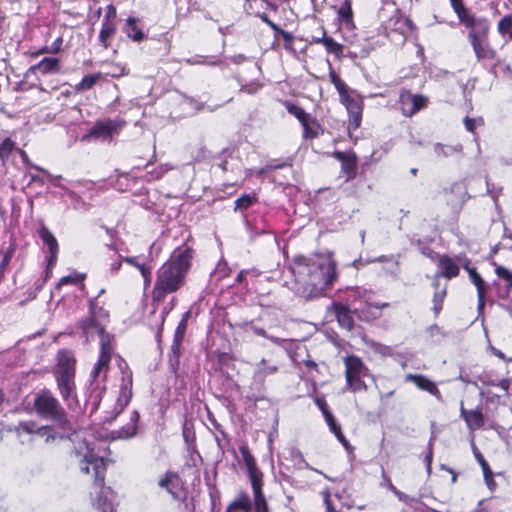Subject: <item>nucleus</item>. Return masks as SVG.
<instances>
[{
    "label": "nucleus",
    "instance_id": "21",
    "mask_svg": "<svg viewBox=\"0 0 512 512\" xmlns=\"http://www.w3.org/2000/svg\"><path fill=\"white\" fill-rule=\"evenodd\" d=\"M478 61L493 60L496 57L495 50L491 47L488 37L470 42Z\"/></svg>",
    "mask_w": 512,
    "mask_h": 512
},
{
    "label": "nucleus",
    "instance_id": "36",
    "mask_svg": "<svg viewBox=\"0 0 512 512\" xmlns=\"http://www.w3.org/2000/svg\"><path fill=\"white\" fill-rule=\"evenodd\" d=\"M16 148V143L11 138L7 137L0 143V160L4 165L8 160L9 156Z\"/></svg>",
    "mask_w": 512,
    "mask_h": 512
},
{
    "label": "nucleus",
    "instance_id": "3",
    "mask_svg": "<svg viewBox=\"0 0 512 512\" xmlns=\"http://www.w3.org/2000/svg\"><path fill=\"white\" fill-rule=\"evenodd\" d=\"M74 450L71 454L74 462L79 466L82 473L89 472V464L93 466L96 473L97 497L93 498L92 506L95 512H115L113 505L108 501L105 488V471L106 463L103 457H99L94 453V449L85 440H80L76 435Z\"/></svg>",
    "mask_w": 512,
    "mask_h": 512
},
{
    "label": "nucleus",
    "instance_id": "29",
    "mask_svg": "<svg viewBox=\"0 0 512 512\" xmlns=\"http://www.w3.org/2000/svg\"><path fill=\"white\" fill-rule=\"evenodd\" d=\"M278 372V366L275 364H269L266 359H261L257 364V368L254 372V378L264 381L265 377L274 375Z\"/></svg>",
    "mask_w": 512,
    "mask_h": 512
},
{
    "label": "nucleus",
    "instance_id": "26",
    "mask_svg": "<svg viewBox=\"0 0 512 512\" xmlns=\"http://www.w3.org/2000/svg\"><path fill=\"white\" fill-rule=\"evenodd\" d=\"M285 106H286L287 111L291 115L295 116L300 121V123L304 127V137L308 138L310 135V128H309L310 116H309V114H307L301 107H299L295 104L287 102L285 104Z\"/></svg>",
    "mask_w": 512,
    "mask_h": 512
},
{
    "label": "nucleus",
    "instance_id": "4",
    "mask_svg": "<svg viewBox=\"0 0 512 512\" xmlns=\"http://www.w3.org/2000/svg\"><path fill=\"white\" fill-rule=\"evenodd\" d=\"M34 407L39 416L50 419L62 429H72L64 409L49 391H42L34 399Z\"/></svg>",
    "mask_w": 512,
    "mask_h": 512
},
{
    "label": "nucleus",
    "instance_id": "32",
    "mask_svg": "<svg viewBox=\"0 0 512 512\" xmlns=\"http://www.w3.org/2000/svg\"><path fill=\"white\" fill-rule=\"evenodd\" d=\"M115 31H116V28L112 22H110L108 20H103L102 28L99 33V41L101 42V44L103 45L104 48H108L109 39H111L113 37V35L115 34Z\"/></svg>",
    "mask_w": 512,
    "mask_h": 512
},
{
    "label": "nucleus",
    "instance_id": "53",
    "mask_svg": "<svg viewBox=\"0 0 512 512\" xmlns=\"http://www.w3.org/2000/svg\"><path fill=\"white\" fill-rule=\"evenodd\" d=\"M336 438L338 439V441L344 446V448L347 450V451H352L353 448L352 446L350 445V443L348 442V440L346 439V437L344 436V434L342 433V430H338L337 432L333 433Z\"/></svg>",
    "mask_w": 512,
    "mask_h": 512
},
{
    "label": "nucleus",
    "instance_id": "2",
    "mask_svg": "<svg viewBox=\"0 0 512 512\" xmlns=\"http://www.w3.org/2000/svg\"><path fill=\"white\" fill-rule=\"evenodd\" d=\"M192 257L193 251L190 248H178L158 268L152 290V300L154 302H161L167 295L176 293L184 287Z\"/></svg>",
    "mask_w": 512,
    "mask_h": 512
},
{
    "label": "nucleus",
    "instance_id": "18",
    "mask_svg": "<svg viewBox=\"0 0 512 512\" xmlns=\"http://www.w3.org/2000/svg\"><path fill=\"white\" fill-rule=\"evenodd\" d=\"M460 415L464 419L470 431L481 429L485 424L482 411L479 408L467 410L465 409L463 402L460 407Z\"/></svg>",
    "mask_w": 512,
    "mask_h": 512
},
{
    "label": "nucleus",
    "instance_id": "37",
    "mask_svg": "<svg viewBox=\"0 0 512 512\" xmlns=\"http://www.w3.org/2000/svg\"><path fill=\"white\" fill-rule=\"evenodd\" d=\"M451 7L461 22L472 13L465 7L463 0H449Z\"/></svg>",
    "mask_w": 512,
    "mask_h": 512
},
{
    "label": "nucleus",
    "instance_id": "23",
    "mask_svg": "<svg viewBox=\"0 0 512 512\" xmlns=\"http://www.w3.org/2000/svg\"><path fill=\"white\" fill-rule=\"evenodd\" d=\"M56 375H75V359L71 352L60 351Z\"/></svg>",
    "mask_w": 512,
    "mask_h": 512
},
{
    "label": "nucleus",
    "instance_id": "6",
    "mask_svg": "<svg viewBox=\"0 0 512 512\" xmlns=\"http://www.w3.org/2000/svg\"><path fill=\"white\" fill-rule=\"evenodd\" d=\"M13 431L22 444L30 443L36 439H42L45 443H50L56 438V434L53 433L51 427H38L33 421L19 422L18 425L13 428Z\"/></svg>",
    "mask_w": 512,
    "mask_h": 512
},
{
    "label": "nucleus",
    "instance_id": "52",
    "mask_svg": "<svg viewBox=\"0 0 512 512\" xmlns=\"http://www.w3.org/2000/svg\"><path fill=\"white\" fill-rule=\"evenodd\" d=\"M19 154H20V157H21L22 161H23L25 164H27L28 166L32 167V168H33V169H35V170L41 171V172H43V173H45V174H48V172H47L45 169H43V168H41V167H39V166H37V165H34V164L30 163L29 158H28V155L26 154V152H25L24 150H21V149H20V150H19Z\"/></svg>",
    "mask_w": 512,
    "mask_h": 512
},
{
    "label": "nucleus",
    "instance_id": "34",
    "mask_svg": "<svg viewBox=\"0 0 512 512\" xmlns=\"http://www.w3.org/2000/svg\"><path fill=\"white\" fill-rule=\"evenodd\" d=\"M434 153L437 158H447L449 156H452L453 154L459 153L462 151L461 145L456 146H447L442 145L440 143H436L433 146Z\"/></svg>",
    "mask_w": 512,
    "mask_h": 512
},
{
    "label": "nucleus",
    "instance_id": "11",
    "mask_svg": "<svg viewBox=\"0 0 512 512\" xmlns=\"http://www.w3.org/2000/svg\"><path fill=\"white\" fill-rule=\"evenodd\" d=\"M460 23L469 29V42L477 41L488 37L490 25L486 18L476 17L472 13L468 17L464 18Z\"/></svg>",
    "mask_w": 512,
    "mask_h": 512
},
{
    "label": "nucleus",
    "instance_id": "9",
    "mask_svg": "<svg viewBox=\"0 0 512 512\" xmlns=\"http://www.w3.org/2000/svg\"><path fill=\"white\" fill-rule=\"evenodd\" d=\"M98 335L100 337V355L91 373L94 379H96L103 370L107 369L113 352V336L106 333L105 330H102Z\"/></svg>",
    "mask_w": 512,
    "mask_h": 512
},
{
    "label": "nucleus",
    "instance_id": "41",
    "mask_svg": "<svg viewBox=\"0 0 512 512\" xmlns=\"http://www.w3.org/2000/svg\"><path fill=\"white\" fill-rule=\"evenodd\" d=\"M498 32L504 35L507 32H511L510 37L512 38V17L504 16L498 23Z\"/></svg>",
    "mask_w": 512,
    "mask_h": 512
},
{
    "label": "nucleus",
    "instance_id": "60",
    "mask_svg": "<svg viewBox=\"0 0 512 512\" xmlns=\"http://www.w3.org/2000/svg\"><path fill=\"white\" fill-rule=\"evenodd\" d=\"M181 343V340L173 339V343L171 345V352L176 358L179 357Z\"/></svg>",
    "mask_w": 512,
    "mask_h": 512
},
{
    "label": "nucleus",
    "instance_id": "51",
    "mask_svg": "<svg viewBox=\"0 0 512 512\" xmlns=\"http://www.w3.org/2000/svg\"><path fill=\"white\" fill-rule=\"evenodd\" d=\"M61 46H62V38L61 37H58L51 45V47L49 48H43L41 50V53H44V52H49V53H57L58 51H60L61 49Z\"/></svg>",
    "mask_w": 512,
    "mask_h": 512
},
{
    "label": "nucleus",
    "instance_id": "61",
    "mask_svg": "<svg viewBox=\"0 0 512 512\" xmlns=\"http://www.w3.org/2000/svg\"><path fill=\"white\" fill-rule=\"evenodd\" d=\"M383 476H384V484L383 485H385V487L395 495V493H397L398 489L394 486V484L392 483V481L389 477L385 476L384 474H383Z\"/></svg>",
    "mask_w": 512,
    "mask_h": 512
},
{
    "label": "nucleus",
    "instance_id": "25",
    "mask_svg": "<svg viewBox=\"0 0 512 512\" xmlns=\"http://www.w3.org/2000/svg\"><path fill=\"white\" fill-rule=\"evenodd\" d=\"M339 22L348 30L355 28L353 11L350 0H344L337 11Z\"/></svg>",
    "mask_w": 512,
    "mask_h": 512
},
{
    "label": "nucleus",
    "instance_id": "63",
    "mask_svg": "<svg viewBox=\"0 0 512 512\" xmlns=\"http://www.w3.org/2000/svg\"><path fill=\"white\" fill-rule=\"evenodd\" d=\"M115 16H116V8L113 5H108L106 7V15H105L104 20L109 21L110 18H114Z\"/></svg>",
    "mask_w": 512,
    "mask_h": 512
},
{
    "label": "nucleus",
    "instance_id": "5",
    "mask_svg": "<svg viewBox=\"0 0 512 512\" xmlns=\"http://www.w3.org/2000/svg\"><path fill=\"white\" fill-rule=\"evenodd\" d=\"M346 388L353 392L366 390L367 385L363 381V377L368 375V369L361 359L356 356H347L344 359Z\"/></svg>",
    "mask_w": 512,
    "mask_h": 512
},
{
    "label": "nucleus",
    "instance_id": "45",
    "mask_svg": "<svg viewBox=\"0 0 512 512\" xmlns=\"http://www.w3.org/2000/svg\"><path fill=\"white\" fill-rule=\"evenodd\" d=\"M329 76L331 82L334 84L335 88L339 92V95L347 91V85L335 74V72L331 71Z\"/></svg>",
    "mask_w": 512,
    "mask_h": 512
},
{
    "label": "nucleus",
    "instance_id": "16",
    "mask_svg": "<svg viewBox=\"0 0 512 512\" xmlns=\"http://www.w3.org/2000/svg\"><path fill=\"white\" fill-rule=\"evenodd\" d=\"M39 237L43 243L48 247L50 256L47 260V271L46 274L49 276L51 269L55 266L59 251V245L55 236L51 231L44 225L38 230Z\"/></svg>",
    "mask_w": 512,
    "mask_h": 512
},
{
    "label": "nucleus",
    "instance_id": "62",
    "mask_svg": "<svg viewBox=\"0 0 512 512\" xmlns=\"http://www.w3.org/2000/svg\"><path fill=\"white\" fill-rule=\"evenodd\" d=\"M316 404L323 413V416L326 415V413H329L328 405L325 400L323 399H316Z\"/></svg>",
    "mask_w": 512,
    "mask_h": 512
},
{
    "label": "nucleus",
    "instance_id": "35",
    "mask_svg": "<svg viewBox=\"0 0 512 512\" xmlns=\"http://www.w3.org/2000/svg\"><path fill=\"white\" fill-rule=\"evenodd\" d=\"M472 447L474 450V455L476 459L478 460L479 464L481 465V468L483 470L484 478L487 482V485L490 486L491 483H493L492 480V471L487 463V461L484 459L483 455L477 450L474 442H472Z\"/></svg>",
    "mask_w": 512,
    "mask_h": 512
},
{
    "label": "nucleus",
    "instance_id": "33",
    "mask_svg": "<svg viewBox=\"0 0 512 512\" xmlns=\"http://www.w3.org/2000/svg\"><path fill=\"white\" fill-rule=\"evenodd\" d=\"M321 44L324 45L328 53H332L336 57L342 55L343 45L336 42L332 37H327L325 31H323L321 35Z\"/></svg>",
    "mask_w": 512,
    "mask_h": 512
},
{
    "label": "nucleus",
    "instance_id": "42",
    "mask_svg": "<svg viewBox=\"0 0 512 512\" xmlns=\"http://www.w3.org/2000/svg\"><path fill=\"white\" fill-rule=\"evenodd\" d=\"M342 170L345 172L348 178L352 177L356 171L355 157L351 156L342 163Z\"/></svg>",
    "mask_w": 512,
    "mask_h": 512
},
{
    "label": "nucleus",
    "instance_id": "13",
    "mask_svg": "<svg viewBox=\"0 0 512 512\" xmlns=\"http://www.w3.org/2000/svg\"><path fill=\"white\" fill-rule=\"evenodd\" d=\"M96 308L97 302L89 300V316L79 322V327L87 341L104 330L103 324L96 318Z\"/></svg>",
    "mask_w": 512,
    "mask_h": 512
},
{
    "label": "nucleus",
    "instance_id": "48",
    "mask_svg": "<svg viewBox=\"0 0 512 512\" xmlns=\"http://www.w3.org/2000/svg\"><path fill=\"white\" fill-rule=\"evenodd\" d=\"M257 16L264 22L266 23L271 29H273L274 31L276 32H281L284 36H287V34L282 31L274 22H272L269 17L267 16V14L265 13H259L257 14Z\"/></svg>",
    "mask_w": 512,
    "mask_h": 512
},
{
    "label": "nucleus",
    "instance_id": "10",
    "mask_svg": "<svg viewBox=\"0 0 512 512\" xmlns=\"http://www.w3.org/2000/svg\"><path fill=\"white\" fill-rule=\"evenodd\" d=\"M427 97L419 94H412L408 90H403L399 96L400 108L404 116L411 117L418 111L426 107Z\"/></svg>",
    "mask_w": 512,
    "mask_h": 512
},
{
    "label": "nucleus",
    "instance_id": "14",
    "mask_svg": "<svg viewBox=\"0 0 512 512\" xmlns=\"http://www.w3.org/2000/svg\"><path fill=\"white\" fill-rule=\"evenodd\" d=\"M132 397V374L127 373L122 376V383L120 385V391L116 403V412L107 416L104 422H112L119 413L128 405Z\"/></svg>",
    "mask_w": 512,
    "mask_h": 512
},
{
    "label": "nucleus",
    "instance_id": "44",
    "mask_svg": "<svg viewBox=\"0 0 512 512\" xmlns=\"http://www.w3.org/2000/svg\"><path fill=\"white\" fill-rule=\"evenodd\" d=\"M250 329L257 335L259 336H262V337H265L267 339H269L271 342L277 344V345H280L284 340L281 339V338H278V337H275V336H272V335H268L266 333V331L260 327H257V326H251Z\"/></svg>",
    "mask_w": 512,
    "mask_h": 512
},
{
    "label": "nucleus",
    "instance_id": "40",
    "mask_svg": "<svg viewBox=\"0 0 512 512\" xmlns=\"http://www.w3.org/2000/svg\"><path fill=\"white\" fill-rule=\"evenodd\" d=\"M255 202V198L250 195H243L235 201L236 210H246Z\"/></svg>",
    "mask_w": 512,
    "mask_h": 512
},
{
    "label": "nucleus",
    "instance_id": "1",
    "mask_svg": "<svg viewBox=\"0 0 512 512\" xmlns=\"http://www.w3.org/2000/svg\"><path fill=\"white\" fill-rule=\"evenodd\" d=\"M291 271L303 278L297 293L305 299L319 297L337 279L336 261L332 253L316 254L310 258L296 257Z\"/></svg>",
    "mask_w": 512,
    "mask_h": 512
},
{
    "label": "nucleus",
    "instance_id": "55",
    "mask_svg": "<svg viewBox=\"0 0 512 512\" xmlns=\"http://www.w3.org/2000/svg\"><path fill=\"white\" fill-rule=\"evenodd\" d=\"M171 481L172 475L167 473L163 478L160 479L158 484L161 488H165L169 493L173 494V491L170 487Z\"/></svg>",
    "mask_w": 512,
    "mask_h": 512
},
{
    "label": "nucleus",
    "instance_id": "50",
    "mask_svg": "<svg viewBox=\"0 0 512 512\" xmlns=\"http://www.w3.org/2000/svg\"><path fill=\"white\" fill-rule=\"evenodd\" d=\"M322 495H323V501L325 504L326 512H337L331 499H330L329 491H327V490L323 491Z\"/></svg>",
    "mask_w": 512,
    "mask_h": 512
},
{
    "label": "nucleus",
    "instance_id": "54",
    "mask_svg": "<svg viewBox=\"0 0 512 512\" xmlns=\"http://www.w3.org/2000/svg\"><path fill=\"white\" fill-rule=\"evenodd\" d=\"M336 438L338 439V441L344 446V448L347 450V451H352L353 448L352 446L350 445V443L348 442V440L346 439V437L344 436V434L342 433V430H338L337 432L333 433Z\"/></svg>",
    "mask_w": 512,
    "mask_h": 512
},
{
    "label": "nucleus",
    "instance_id": "17",
    "mask_svg": "<svg viewBox=\"0 0 512 512\" xmlns=\"http://www.w3.org/2000/svg\"><path fill=\"white\" fill-rule=\"evenodd\" d=\"M340 99L349 113L350 125L354 129L359 128L362 118V106L360 102L349 95L347 91L343 94H340Z\"/></svg>",
    "mask_w": 512,
    "mask_h": 512
},
{
    "label": "nucleus",
    "instance_id": "46",
    "mask_svg": "<svg viewBox=\"0 0 512 512\" xmlns=\"http://www.w3.org/2000/svg\"><path fill=\"white\" fill-rule=\"evenodd\" d=\"M496 274L508 282V286H512V272L503 266H497L495 269Z\"/></svg>",
    "mask_w": 512,
    "mask_h": 512
},
{
    "label": "nucleus",
    "instance_id": "31",
    "mask_svg": "<svg viewBox=\"0 0 512 512\" xmlns=\"http://www.w3.org/2000/svg\"><path fill=\"white\" fill-rule=\"evenodd\" d=\"M433 286L435 287L436 291L433 295V312L435 314V316H437L440 311L442 310V307H443V302H444V299L446 297V293H447V289H446V286L443 287L442 289H439V282L438 280H435L433 282Z\"/></svg>",
    "mask_w": 512,
    "mask_h": 512
},
{
    "label": "nucleus",
    "instance_id": "43",
    "mask_svg": "<svg viewBox=\"0 0 512 512\" xmlns=\"http://www.w3.org/2000/svg\"><path fill=\"white\" fill-rule=\"evenodd\" d=\"M188 315H189V313L187 312L184 315V317L182 318V320L180 321V323L178 324V326L175 330V333H174V339L181 340V341L183 340L184 334L186 331V327H187Z\"/></svg>",
    "mask_w": 512,
    "mask_h": 512
},
{
    "label": "nucleus",
    "instance_id": "57",
    "mask_svg": "<svg viewBox=\"0 0 512 512\" xmlns=\"http://www.w3.org/2000/svg\"><path fill=\"white\" fill-rule=\"evenodd\" d=\"M96 313H97L96 318L99 320V322L104 324V322L108 321L109 313L107 310H105L104 308L99 307L97 305Z\"/></svg>",
    "mask_w": 512,
    "mask_h": 512
},
{
    "label": "nucleus",
    "instance_id": "64",
    "mask_svg": "<svg viewBox=\"0 0 512 512\" xmlns=\"http://www.w3.org/2000/svg\"><path fill=\"white\" fill-rule=\"evenodd\" d=\"M334 156H335V158H336V159H338V160H339V161H341L342 163H343L345 160H347L348 158H350V157H351V155L346 154V153H344V152H340V151H336V152L334 153Z\"/></svg>",
    "mask_w": 512,
    "mask_h": 512
},
{
    "label": "nucleus",
    "instance_id": "20",
    "mask_svg": "<svg viewBox=\"0 0 512 512\" xmlns=\"http://www.w3.org/2000/svg\"><path fill=\"white\" fill-rule=\"evenodd\" d=\"M139 414L136 410L130 413L129 422L123 425L120 429L111 432L113 439H129L137 432V422Z\"/></svg>",
    "mask_w": 512,
    "mask_h": 512
},
{
    "label": "nucleus",
    "instance_id": "30",
    "mask_svg": "<svg viewBox=\"0 0 512 512\" xmlns=\"http://www.w3.org/2000/svg\"><path fill=\"white\" fill-rule=\"evenodd\" d=\"M138 20L135 17H129L126 20L125 33L135 42H140L145 38L144 33L137 26Z\"/></svg>",
    "mask_w": 512,
    "mask_h": 512
},
{
    "label": "nucleus",
    "instance_id": "27",
    "mask_svg": "<svg viewBox=\"0 0 512 512\" xmlns=\"http://www.w3.org/2000/svg\"><path fill=\"white\" fill-rule=\"evenodd\" d=\"M334 307L339 324L343 328L351 330L354 326V321L348 307L343 304H335Z\"/></svg>",
    "mask_w": 512,
    "mask_h": 512
},
{
    "label": "nucleus",
    "instance_id": "47",
    "mask_svg": "<svg viewBox=\"0 0 512 512\" xmlns=\"http://www.w3.org/2000/svg\"><path fill=\"white\" fill-rule=\"evenodd\" d=\"M80 281H81V277L79 275H77V274H75V275H67V276L62 277L59 280V282L57 284V288H60L63 285H67V284L76 285Z\"/></svg>",
    "mask_w": 512,
    "mask_h": 512
},
{
    "label": "nucleus",
    "instance_id": "12",
    "mask_svg": "<svg viewBox=\"0 0 512 512\" xmlns=\"http://www.w3.org/2000/svg\"><path fill=\"white\" fill-rule=\"evenodd\" d=\"M240 453L243 457L244 463L247 467L248 475L251 481L253 495L262 492L263 486V473L257 468L256 461L253 455L250 453L247 446H241L239 448Z\"/></svg>",
    "mask_w": 512,
    "mask_h": 512
},
{
    "label": "nucleus",
    "instance_id": "28",
    "mask_svg": "<svg viewBox=\"0 0 512 512\" xmlns=\"http://www.w3.org/2000/svg\"><path fill=\"white\" fill-rule=\"evenodd\" d=\"M252 503L247 493L241 492L234 501H232L226 509V512L244 511L250 512Z\"/></svg>",
    "mask_w": 512,
    "mask_h": 512
},
{
    "label": "nucleus",
    "instance_id": "39",
    "mask_svg": "<svg viewBox=\"0 0 512 512\" xmlns=\"http://www.w3.org/2000/svg\"><path fill=\"white\" fill-rule=\"evenodd\" d=\"M255 512H269L266 498L263 493L254 494Z\"/></svg>",
    "mask_w": 512,
    "mask_h": 512
},
{
    "label": "nucleus",
    "instance_id": "22",
    "mask_svg": "<svg viewBox=\"0 0 512 512\" xmlns=\"http://www.w3.org/2000/svg\"><path fill=\"white\" fill-rule=\"evenodd\" d=\"M458 257H456V260L449 257V256H446V255H443L440 257L439 259V267L442 268V272L441 273H437L436 274V279L439 277V276H443L447 279H451V278H454L456 276H458L459 274V264H461L459 261H458Z\"/></svg>",
    "mask_w": 512,
    "mask_h": 512
},
{
    "label": "nucleus",
    "instance_id": "56",
    "mask_svg": "<svg viewBox=\"0 0 512 512\" xmlns=\"http://www.w3.org/2000/svg\"><path fill=\"white\" fill-rule=\"evenodd\" d=\"M482 122V119H471L466 117L464 119L465 127L468 131L473 132L478 124Z\"/></svg>",
    "mask_w": 512,
    "mask_h": 512
},
{
    "label": "nucleus",
    "instance_id": "59",
    "mask_svg": "<svg viewBox=\"0 0 512 512\" xmlns=\"http://www.w3.org/2000/svg\"><path fill=\"white\" fill-rule=\"evenodd\" d=\"M395 496L403 503L405 504H410L412 501H414V498L401 492V491H397V493H395Z\"/></svg>",
    "mask_w": 512,
    "mask_h": 512
},
{
    "label": "nucleus",
    "instance_id": "8",
    "mask_svg": "<svg viewBox=\"0 0 512 512\" xmlns=\"http://www.w3.org/2000/svg\"><path fill=\"white\" fill-rule=\"evenodd\" d=\"M75 375H56V381L63 399L67 402L69 409L79 413L80 403L75 394Z\"/></svg>",
    "mask_w": 512,
    "mask_h": 512
},
{
    "label": "nucleus",
    "instance_id": "24",
    "mask_svg": "<svg viewBox=\"0 0 512 512\" xmlns=\"http://www.w3.org/2000/svg\"><path fill=\"white\" fill-rule=\"evenodd\" d=\"M36 71H40L43 74L58 73L60 71L59 60L57 58H44L36 65L31 66L27 75L34 74Z\"/></svg>",
    "mask_w": 512,
    "mask_h": 512
},
{
    "label": "nucleus",
    "instance_id": "38",
    "mask_svg": "<svg viewBox=\"0 0 512 512\" xmlns=\"http://www.w3.org/2000/svg\"><path fill=\"white\" fill-rule=\"evenodd\" d=\"M100 78V74H91L85 76L82 81L76 86L77 91H84L91 89L98 79Z\"/></svg>",
    "mask_w": 512,
    "mask_h": 512
},
{
    "label": "nucleus",
    "instance_id": "19",
    "mask_svg": "<svg viewBox=\"0 0 512 512\" xmlns=\"http://www.w3.org/2000/svg\"><path fill=\"white\" fill-rule=\"evenodd\" d=\"M406 382H413L419 389L429 392L431 395L435 396L438 400L441 399V393L437 388L436 384L421 374H407L405 376Z\"/></svg>",
    "mask_w": 512,
    "mask_h": 512
},
{
    "label": "nucleus",
    "instance_id": "7",
    "mask_svg": "<svg viewBox=\"0 0 512 512\" xmlns=\"http://www.w3.org/2000/svg\"><path fill=\"white\" fill-rule=\"evenodd\" d=\"M124 125L125 122L122 120L105 119L97 121L81 140L83 142H89L92 139L110 141L113 134L118 133Z\"/></svg>",
    "mask_w": 512,
    "mask_h": 512
},
{
    "label": "nucleus",
    "instance_id": "15",
    "mask_svg": "<svg viewBox=\"0 0 512 512\" xmlns=\"http://www.w3.org/2000/svg\"><path fill=\"white\" fill-rule=\"evenodd\" d=\"M458 261L461 263L463 268L468 272L469 278L471 282L477 288V296H478V309H483L485 305L484 297L487 290L486 284L480 274L476 271L475 268L469 266L470 260L465 256L459 255Z\"/></svg>",
    "mask_w": 512,
    "mask_h": 512
},
{
    "label": "nucleus",
    "instance_id": "58",
    "mask_svg": "<svg viewBox=\"0 0 512 512\" xmlns=\"http://www.w3.org/2000/svg\"><path fill=\"white\" fill-rule=\"evenodd\" d=\"M124 261L140 270V267H148L146 264L140 263L137 257H126Z\"/></svg>",
    "mask_w": 512,
    "mask_h": 512
},
{
    "label": "nucleus",
    "instance_id": "49",
    "mask_svg": "<svg viewBox=\"0 0 512 512\" xmlns=\"http://www.w3.org/2000/svg\"><path fill=\"white\" fill-rule=\"evenodd\" d=\"M140 273L144 279V287L148 288L152 282L151 267H140Z\"/></svg>",
    "mask_w": 512,
    "mask_h": 512
}]
</instances>
